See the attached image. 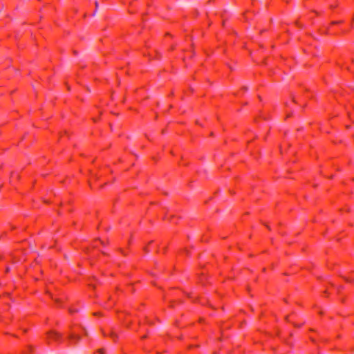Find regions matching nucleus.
<instances>
[{
	"label": "nucleus",
	"mask_w": 354,
	"mask_h": 354,
	"mask_svg": "<svg viewBox=\"0 0 354 354\" xmlns=\"http://www.w3.org/2000/svg\"><path fill=\"white\" fill-rule=\"evenodd\" d=\"M110 336L114 341L118 338V335L113 331L110 332Z\"/></svg>",
	"instance_id": "3"
},
{
	"label": "nucleus",
	"mask_w": 354,
	"mask_h": 354,
	"mask_svg": "<svg viewBox=\"0 0 354 354\" xmlns=\"http://www.w3.org/2000/svg\"><path fill=\"white\" fill-rule=\"evenodd\" d=\"M97 243H102V241L101 240H100V239L99 240H96L95 241V243L94 245V247H97Z\"/></svg>",
	"instance_id": "4"
},
{
	"label": "nucleus",
	"mask_w": 354,
	"mask_h": 354,
	"mask_svg": "<svg viewBox=\"0 0 354 354\" xmlns=\"http://www.w3.org/2000/svg\"><path fill=\"white\" fill-rule=\"evenodd\" d=\"M80 333L86 335V329L82 325L74 324L70 327L66 338L71 343H75L80 339Z\"/></svg>",
	"instance_id": "1"
},
{
	"label": "nucleus",
	"mask_w": 354,
	"mask_h": 354,
	"mask_svg": "<svg viewBox=\"0 0 354 354\" xmlns=\"http://www.w3.org/2000/svg\"><path fill=\"white\" fill-rule=\"evenodd\" d=\"M46 336L49 342H60L64 339V337L62 334L53 330L49 331L46 334Z\"/></svg>",
	"instance_id": "2"
},
{
	"label": "nucleus",
	"mask_w": 354,
	"mask_h": 354,
	"mask_svg": "<svg viewBox=\"0 0 354 354\" xmlns=\"http://www.w3.org/2000/svg\"><path fill=\"white\" fill-rule=\"evenodd\" d=\"M293 103H297L295 100L294 99L292 102H290V104H293Z\"/></svg>",
	"instance_id": "8"
},
{
	"label": "nucleus",
	"mask_w": 354,
	"mask_h": 354,
	"mask_svg": "<svg viewBox=\"0 0 354 354\" xmlns=\"http://www.w3.org/2000/svg\"><path fill=\"white\" fill-rule=\"evenodd\" d=\"M69 312H70L71 313H73L75 312V310H73V309L70 308V309H69Z\"/></svg>",
	"instance_id": "7"
},
{
	"label": "nucleus",
	"mask_w": 354,
	"mask_h": 354,
	"mask_svg": "<svg viewBox=\"0 0 354 354\" xmlns=\"http://www.w3.org/2000/svg\"><path fill=\"white\" fill-rule=\"evenodd\" d=\"M99 353H100V354H104V349H100L99 351Z\"/></svg>",
	"instance_id": "5"
},
{
	"label": "nucleus",
	"mask_w": 354,
	"mask_h": 354,
	"mask_svg": "<svg viewBox=\"0 0 354 354\" xmlns=\"http://www.w3.org/2000/svg\"><path fill=\"white\" fill-rule=\"evenodd\" d=\"M48 294H49V296H50L53 299H54V298H53V297L52 294H51L48 290Z\"/></svg>",
	"instance_id": "6"
}]
</instances>
